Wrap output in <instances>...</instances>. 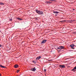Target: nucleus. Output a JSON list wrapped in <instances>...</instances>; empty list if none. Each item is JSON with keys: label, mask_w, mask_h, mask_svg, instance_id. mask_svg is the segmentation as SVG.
Here are the masks:
<instances>
[{"label": "nucleus", "mask_w": 76, "mask_h": 76, "mask_svg": "<svg viewBox=\"0 0 76 76\" xmlns=\"http://www.w3.org/2000/svg\"><path fill=\"white\" fill-rule=\"evenodd\" d=\"M48 3H51V2H50V1H48Z\"/></svg>", "instance_id": "aec40b11"}, {"label": "nucleus", "mask_w": 76, "mask_h": 76, "mask_svg": "<svg viewBox=\"0 0 76 76\" xmlns=\"http://www.w3.org/2000/svg\"><path fill=\"white\" fill-rule=\"evenodd\" d=\"M52 67H53V68H55V66L54 65H53Z\"/></svg>", "instance_id": "4468645a"}, {"label": "nucleus", "mask_w": 76, "mask_h": 76, "mask_svg": "<svg viewBox=\"0 0 76 76\" xmlns=\"http://www.w3.org/2000/svg\"><path fill=\"white\" fill-rule=\"evenodd\" d=\"M0 66L1 68H6V67L4 66H2V65L0 64Z\"/></svg>", "instance_id": "9d476101"}, {"label": "nucleus", "mask_w": 76, "mask_h": 76, "mask_svg": "<svg viewBox=\"0 0 76 76\" xmlns=\"http://www.w3.org/2000/svg\"><path fill=\"white\" fill-rule=\"evenodd\" d=\"M33 63H36V61H33Z\"/></svg>", "instance_id": "dca6fc26"}, {"label": "nucleus", "mask_w": 76, "mask_h": 76, "mask_svg": "<svg viewBox=\"0 0 76 76\" xmlns=\"http://www.w3.org/2000/svg\"><path fill=\"white\" fill-rule=\"evenodd\" d=\"M61 68H64L65 66L64 65H60L59 66Z\"/></svg>", "instance_id": "39448f33"}, {"label": "nucleus", "mask_w": 76, "mask_h": 76, "mask_svg": "<svg viewBox=\"0 0 76 76\" xmlns=\"http://www.w3.org/2000/svg\"><path fill=\"white\" fill-rule=\"evenodd\" d=\"M53 13H58V12H57V11H53Z\"/></svg>", "instance_id": "f8f14e48"}, {"label": "nucleus", "mask_w": 76, "mask_h": 76, "mask_svg": "<svg viewBox=\"0 0 76 76\" xmlns=\"http://www.w3.org/2000/svg\"><path fill=\"white\" fill-rule=\"evenodd\" d=\"M64 47L63 46H59L58 47V49H63Z\"/></svg>", "instance_id": "20e7f679"}, {"label": "nucleus", "mask_w": 76, "mask_h": 76, "mask_svg": "<svg viewBox=\"0 0 76 76\" xmlns=\"http://www.w3.org/2000/svg\"><path fill=\"white\" fill-rule=\"evenodd\" d=\"M1 47V45H0V47Z\"/></svg>", "instance_id": "b1692460"}, {"label": "nucleus", "mask_w": 76, "mask_h": 76, "mask_svg": "<svg viewBox=\"0 0 76 76\" xmlns=\"http://www.w3.org/2000/svg\"><path fill=\"white\" fill-rule=\"evenodd\" d=\"M73 9V10H75V9Z\"/></svg>", "instance_id": "4be33fe9"}, {"label": "nucleus", "mask_w": 76, "mask_h": 76, "mask_svg": "<svg viewBox=\"0 0 76 76\" xmlns=\"http://www.w3.org/2000/svg\"><path fill=\"white\" fill-rule=\"evenodd\" d=\"M46 41H47L46 40H42V42H41V44H44L45 42H46Z\"/></svg>", "instance_id": "423d86ee"}, {"label": "nucleus", "mask_w": 76, "mask_h": 76, "mask_svg": "<svg viewBox=\"0 0 76 76\" xmlns=\"http://www.w3.org/2000/svg\"><path fill=\"white\" fill-rule=\"evenodd\" d=\"M0 5H4V4L3 3V2H0Z\"/></svg>", "instance_id": "9b49d317"}, {"label": "nucleus", "mask_w": 76, "mask_h": 76, "mask_svg": "<svg viewBox=\"0 0 76 76\" xmlns=\"http://www.w3.org/2000/svg\"><path fill=\"white\" fill-rule=\"evenodd\" d=\"M74 46H75V47H76V46L75 45H74V44H72L70 45V47H72L71 48L72 49H75V48H74L73 47H74Z\"/></svg>", "instance_id": "f03ea898"}, {"label": "nucleus", "mask_w": 76, "mask_h": 76, "mask_svg": "<svg viewBox=\"0 0 76 76\" xmlns=\"http://www.w3.org/2000/svg\"><path fill=\"white\" fill-rule=\"evenodd\" d=\"M31 71H33L34 72V71H35V70H36V69H35V68H32L31 69Z\"/></svg>", "instance_id": "6e6552de"}, {"label": "nucleus", "mask_w": 76, "mask_h": 76, "mask_svg": "<svg viewBox=\"0 0 76 76\" xmlns=\"http://www.w3.org/2000/svg\"><path fill=\"white\" fill-rule=\"evenodd\" d=\"M44 71H45V72H46V69H44Z\"/></svg>", "instance_id": "a211bd4d"}, {"label": "nucleus", "mask_w": 76, "mask_h": 76, "mask_svg": "<svg viewBox=\"0 0 76 76\" xmlns=\"http://www.w3.org/2000/svg\"><path fill=\"white\" fill-rule=\"evenodd\" d=\"M12 19H11L10 20V21H12Z\"/></svg>", "instance_id": "393cba45"}, {"label": "nucleus", "mask_w": 76, "mask_h": 76, "mask_svg": "<svg viewBox=\"0 0 76 76\" xmlns=\"http://www.w3.org/2000/svg\"><path fill=\"white\" fill-rule=\"evenodd\" d=\"M14 67L15 68H18V64H16L14 66Z\"/></svg>", "instance_id": "1a4fd4ad"}, {"label": "nucleus", "mask_w": 76, "mask_h": 76, "mask_svg": "<svg viewBox=\"0 0 76 76\" xmlns=\"http://www.w3.org/2000/svg\"><path fill=\"white\" fill-rule=\"evenodd\" d=\"M41 58V56H40L36 58V60H39V59H40Z\"/></svg>", "instance_id": "0eeeda50"}, {"label": "nucleus", "mask_w": 76, "mask_h": 76, "mask_svg": "<svg viewBox=\"0 0 76 76\" xmlns=\"http://www.w3.org/2000/svg\"><path fill=\"white\" fill-rule=\"evenodd\" d=\"M50 1H56V0H50Z\"/></svg>", "instance_id": "2eb2a0df"}, {"label": "nucleus", "mask_w": 76, "mask_h": 76, "mask_svg": "<svg viewBox=\"0 0 76 76\" xmlns=\"http://www.w3.org/2000/svg\"><path fill=\"white\" fill-rule=\"evenodd\" d=\"M36 12L37 13L39 14L40 15H43V12L41 11H39L38 10H36Z\"/></svg>", "instance_id": "f257e3e1"}, {"label": "nucleus", "mask_w": 76, "mask_h": 76, "mask_svg": "<svg viewBox=\"0 0 76 76\" xmlns=\"http://www.w3.org/2000/svg\"><path fill=\"white\" fill-rule=\"evenodd\" d=\"M17 19H18V20H21V19L19 18H17Z\"/></svg>", "instance_id": "ddd939ff"}, {"label": "nucleus", "mask_w": 76, "mask_h": 76, "mask_svg": "<svg viewBox=\"0 0 76 76\" xmlns=\"http://www.w3.org/2000/svg\"><path fill=\"white\" fill-rule=\"evenodd\" d=\"M57 14H56L55 15V16H57Z\"/></svg>", "instance_id": "5701e85b"}, {"label": "nucleus", "mask_w": 76, "mask_h": 76, "mask_svg": "<svg viewBox=\"0 0 76 76\" xmlns=\"http://www.w3.org/2000/svg\"><path fill=\"white\" fill-rule=\"evenodd\" d=\"M48 61H51V60H48Z\"/></svg>", "instance_id": "a878e982"}, {"label": "nucleus", "mask_w": 76, "mask_h": 76, "mask_svg": "<svg viewBox=\"0 0 76 76\" xmlns=\"http://www.w3.org/2000/svg\"><path fill=\"white\" fill-rule=\"evenodd\" d=\"M62 22H66V20H63L62 21Z\"/></svg>", "instance_id": "6ab92c4d"}, {"label": "nucleus", "mask_w": 76, "mask_h": 76, "mask_svg": "<svg viewBox=\"0 0 76 76\" xmlns=\"http://www.w3.org/2000/svg\"><path fill=\"white\" fill-rule=\"evenodd\" d=\"M71 71H72L74 72H75L76 71V66L73 69H72Z\"/></svg>", "instance_id": "7ed1b4c3"}, {"label": "nucleus", "mask_w": 76, "mask_h": 76, "mask_svg": "<svg viewBox=\"0 0 76 76\" xmlns=\"http://www.w3.org/2000/svg\"><path fill=\"white\" fill-rule=\"evenodd\" d=\"M46 3H48V1H46Z\"/></svg>", "instance_id": "412c9836"}, {"label": "nucleus", "mask_w": 76, "mask_h": 76, "mask_svg": "<svg viewBox=\"0 0 76 76\" xmlns=\"http://www.w3.org/2000/svg\"><path fill=\"white\" fill-rule=\"evenodd\" d=\"M0 76H1V74H0Z\"/></svg>", "instance_id": "bb28decb"}, {"label": "nucleus", "mask_w": 76, "mask_h": 76, "mask_svg": "<svg viewBox=\"0 0 76 76\" xmlns=\"http://www.w3.org/2000/svg\"><path fill=\"white\" fill-rule=\"evenodd\" d=\"M19 72V70H18L17 72V73H18V72Z\"/></svg>", "instance_id": "f3484780"}]
</instances>
